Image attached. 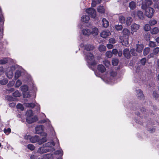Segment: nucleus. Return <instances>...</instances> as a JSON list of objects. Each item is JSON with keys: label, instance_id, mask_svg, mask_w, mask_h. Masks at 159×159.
<instances>
[{"label": "nucleus", "instance_id": "obj_1", "mask_svg": "<svg viewBox=\"0 0 159 159\" xmlns=\"http://www.w3.org/2000/svg\"><path fill=\"white\" fill-rule=\"evenodd\" d=\"M143 9L145 10V15L149 18H151L154 14L155 11L154 9L150 7Z\"/></svg>", "mask_w": 159, "mask_h": 159}, {"label": "nucleus", "instance_id": "obj_2", "mask_svg": "<svg viewBox=\"0 0 159 159\" xmlns=\"http://www.w3.org/2000/svg\"><path fill=\"white\" fill-rule=\"evenodd\" d=\"M87 61L88 63L92 65H94L96 64V62L93 61L94 57L93 55L90 53H88L86 55Z\"/></svg>", "mask_w": 159, "mask_h": 159}, {"label": "nucleus", "instance_id": "obj_3", "mask_svg": "<svg viewBox=\"0 0 159 159\" xmlns=\"http://www.w3.org/2000/svg\"><path fill=\"white\" fill-rule=\"evenodd\" d=\"M86 13L90 15L93 18H95L96 16V11L95 9L93 8H88L86 10Z\"/></svg>", "mask_w": 159, "mask_h": 159}, {"label": "nucleus", "instance_id": "obj_4", "mask_svg": "<svg viewBox=\"0 0 159 159\" xmlns=\"http://www.w3.org/2000/svg\"><path fill=\"white\" fill-rule=\"evenodd\" d=\"M152 4L151 0H145L142 2L141 7L142 9H145Z\"/></svg>", "mask_w": 159, "mask_h": 159}, {"label": "nucleus", "instance_id": "obj_5", "mask_svg": "<svg viewBox=\"0 0 159 159\" xmlns=\"http://www.w3.org/2000/svg\"><path fill=\"white\" fill-rule=\"evenodd\" d=\"M38 120V118L36 116H34L32 118L31 117H27L26 118V121L29 124H31Z\"/></svg>", "mask_w": 159, "mask_h": 159}, {"label": "nucleus", "instance_id": "obj_6", "mask_svg": "<svg viewBox=\"0 0 159 159\" xmlns=\"http://www.w3.org/2000/svg\"><path fill=\"white\" fill-rule=\"evenodd\" d=\"M50 150L49 148H46L43 146L42 147H41L38 148L37 152L39 153L42 154L49 152Z\"/></svg>", "mask_w": 159, "mask_h": 159}, {"label": "nucleus", "instance_id": "obj_7", "mask_svg": "<svg viewBox=\"0 0 159 159\" xmlns=\"http://www.w3.org/2000/svg\"><path fill=\"white\" fill-rule=\"evenodd\" d=\"M43 125H39L35 127V134H43Z\"/></svg>", "mask_w": 159, "mask_h": 159}, {"label": "nucleus", "instance_id": "obj_8", "mask_svg": "<svg viewBox=\"0 0 159 159\" xmlns=\"http://www.w3.org/2000/svg\"><path fill=\"white\" fill-rule=\"evenodd\" d=\"M136 15L140 19L143 18V13L141 11H138L137 12L134 11L132 13V16L134 17H135Z\"/></svg>", "mask_w": 159, "mask_h": 159}, {"label": "nucleus", "instance_id": "obj_9", "mask_svg": "<svg viewBox=\"0 0 159 159\" xmlns=\"http://www.w3.org/2000/svg\"><path fill=\"white\" fill-rule=\"evenodd\" d=\"M41 135L44 136L45 137H43L41 139H40L39 137V140L38 142V143L39 145H41L47 141V139L46 138L47 134L46 133H43V134H41Z\"/></svg>", "mask_w": 159, "mask_h": 159}, {"label": "nucleus", "instance_id": "obj_10", "mask_svg": "<svg viewBox=\"0 0 159 159\" xmlns=\"http://www.w3.org/2000/svg\"><path fill=\"white\" fill-rule=\"evenodd\" d=\"M111 34L108 30L103 31L100 34V35L103 38H106Z\"/></svg>", "mask_w": 159, "mask_h": 159}, {"label": "nucleus", "instance_id": "obj_11", "mask_svg": "<svg viewBox=\"0 0 159 159\" xmlns=\"http://www.w3.org/2000/svg\"><path fill=\"white\" fill-rule=\"evenodd\" d=\"M140 26L135 23L133 24L131 26V29L132 31L136 32L139 29Z\"/></svg>", "mask_w": 159, "mask_h": 159}, {"label": "nucleus", "instance_id": "obj_12", "mask_svg": "<svg viewBox=\"0 0 159 159\" xmlns=\"http://www.w3.org/2000/svg\"><path fill=\"white\" fill-rule=\"evenodd\" d=\"M159 52V48L157 47L154 49L153 52L150 53L148 56L149 57H154L155 55H156Z\"/></svg>", "mask_w": 159, "mask_h": 159}, {"label": "nucleus", "instance_id": "obj_13", "mask_svg": "<svg viewBox=\"0 0 159 159\" xmlns=\"http://www.w3.org/2000/svg\"><path fill=\"white\" fill-rule=\"evenodd\" d=\"M39 136L37 135H35L31 137V138H30V142L33 143H34L36 142L38 143L39 140Z\"/></svg>", "mask_w": 159, "mask_h": 159}, {"label": "nucleus", "instance_id": "obj_14", "mask_svg": "<svg viewBox=\"0 0 159 159\" xmlns=\"http://www.w3.org/2000/svg\"><path fill=\"white\" fill-rule=\"evenodd\" d=\"M55 145V143L54 141L52 142H48L43 144V146L45 147L46 148L51 147L52 146H54Z\"/></svg>", "mask_w": 159, "mask_h": 159}, {"label": "nucleus", "instance_id": "obj_15", "mask_svg": "<svg viewBox=\"0 0 159 159\" xmlns=\"http://www.w3.org/2000/svg\"><path fill=\"white\" fill-rule=\"evenodd\" d=\"M97 69L101 73L104 72L106 70V68L102 65H99L98 66Z\"/></svg>", "mask_w": 159, "mask_h": 159}, {"label": "nucleus", "instance_id": "obj_16", "mask_svg": "<svg viewBox=\"0 0 159 159\" xmlns=\"http://www.w3.org/2000/svg\"><path fill=\"white\" fill-rule=\"evenodd\" d=\"M123 52V54L126 57L128 58H130V54L128 49H124Z\"/></svg>", "mask_w": 159, "mask_h": 159}, {"label": "nucleus", "instance_id": "obj_17", "mask_svg": "<svg viewBox=\"0 0 159 159\" xmlns=\"http://www.w3.org/2000/svg\"><path fill=\"white\" fill-rule=\"evenodd\" d=\"M89 20V17L86 15H83L81 17V20L84 23H87Z\"/></svg>", "mask_w": 159, "mask_h": 159}, {"label": "nucleus", "instance_id": "obj_18", "mask_svg": "<svg viewBox=\"0 0 159 159\" xmlns=\"http://www.w3.org/2000/svg\"><path fill=\"white\" fill-rule=\"evenodd\" d=\"M143 48V44L136 45V51L139 52H141Z\"/></svg>", "mask_w": 159, "mask_h": 159}, {"label": "nucleus", "instance_id": "obj_19", "mask_svg": "<svg viewBox=\"0 0 159 159\" xmlns=\"http://www.w3.org/2000/svg\"><path fill=\"white\" fill-rule=\"evenodd\" d=\"M98 11L101 13H104L105 11V9L102 6H99L97 8Z\"/></svg>", "mask_w": 159, "mask_h": 159}, {"label": "nucleus", "instance_id": "obj_20", "mask_svg": "<svg viewBox=\"0 0 159 159\" xmlns=\"http://www.w3.org/2000/svg\"><path fill=\"white\" fill-rule=\"evenodd\" d=\"M94 48V47L93 45L88 44L85 45L84 47V49L87 51H90L93 50Z\"/></svg>", "mask_w": 159, "mask_h": 159}, {"label": "nucleus", "instance_id": "obj_21", "mask_svg": "<svg viewBox=\"0 0 159 159\" xmlns=\"http://www.w3.org/2000/svg\"><path fill=\"white\" fill-rule=\"evenodd\" d=\"M20 88L21 89V91L23 92V93H25L28 90V87L26 85L21 86Z\"/></svg>", "mask_w": 159, "mask_h": 159}, {"label": "nucleus", "instance_id": "obj_22", "mask_svg": "<svg viewBox=\"0 0 159 159\" xmlns=\"http://www.w3.org/2000/svg\"><path fill=\"white\" fill-rule=\"evenodd\" d=\"M103 26L105 28L107 27L109 25V22L105 19L103 18L102 20Z\"/></svg>", "mask_w": 159, "mask_h": 159}, {"label": "nucleus", "instance_id": "obj_23", "mask_svg": "<svg viewBox=\"0 0 159 159\" xmlns=\"http://www.w3.org/2000/svg\"><path fill=\"white\" fill-rule=\"evenodd\" d=\"M26 107L33 108L35 106V104L33 103H25Z\"/></svg>", "mask_w": 159, "mask_h": 159}, {"label": "nucleus", "instance_id": "obj_24", "mask_svg": "<svg viewBox=\"0 0 159 159\" xmlns=\"http://www.w3.org/2000/svg\"><path fill=\"white\" fill-rule=\"evenodd\" d=\"M137 96L140 98H142L143 97V95L142 92L140 90H138L136 91Z\"/></svg>", "mask_w": 159, "mask_h": 159}, {"label": "nucleus", "instance_id": "obj_25", "mask_svg": "<svg viewBox=\"0 0 159 159\" xmlns=\"http://www.w3.org/2000/svg\"><path fill=\"white\" fill-rule=\"evenodd\" d=\"M159 30L157 27H154L151 30V33L152 34H156L159 32Z\"/></svg>", "mask_w": 159, "mask_h": 159}, {"label": "nucleus", "instance_id": "obj_26", "mask_svg": "<svg viewBox=\"0 0 159 159\" xmlns=\"http://www.w3.org/2000/svg\"><path fill=\"white\" fill-rule=\"evenodd\" d=\"M133 21L132 19L130 17H128L127 18L126 23L127 26H129Z\"/></svg>", "mask_w": 159, "mask_h": 159}, {"label": "nucleus", "instance_id": "obj_27", "mask_svg": "<svg viewBox=\"0 0 159 159\" xmlns=\"http://www.w3.org/2000/svg\"><path fill=\"white\" fill-rule=\"evenodd\" d=\"M83 34L84 35H89L91 33L90 30L88 29H84L82 30Z\"/></svg>", "mask_w": 159, "mask_h": 159}, {"label": "nucleus", "instance_id": "obj_28", "mask_svg": "<svg viewBox=\"0 0 159 159\" xmlns=\"http://www.w3.org/2000/svg\"><path fill=\"white\" fill-rule=\"evenodd\" d=\"M129 7L131 9H134L136 7L135 3L133 1H132L129 3Z\"/></svg>", "mask_w": 159, "mask_h": 159}, {"label": "nucleus", "instance_id": "obj_29", "mask_svg": "<svg viewBox=\"0 0 159 159\" xmlns=\"http://www.w3.org/2000/svg\"><path fill=\"white\" fill-rule=\"evenodd\" d=\"M98 49L100 52L104 51L106 50V48L104 45H101L98 47Z\"/></svg>", "mask_w": 159, "mask_h": 159}, {"label": "nucleus", "instance_id": "obj_30", "mask_svg": "<svg viewBox=\"0 0 159 159\" xmlns=\"http://www.w3.org/2000/svg\"><path fill=\"white\" fill-rule=\"evenodd\" d=\"M27 117H31L33 115V111L32 110H29L27 111L26 112Z\"/></svg>", "mask_w": 159, "mask_h": 159}, {"label": "nucleus", "instance_id": "obj_31", "mask_svg": "<svg viewBox=\"0 0 159 159\" xmlns=\"http://www.w3.org/2000/svg\"><path fill=\"white\" fill-rule=\"evenodd\" d=\"M21 75V72L19 71H16L15 75V78L16 80L18 78H19Z\"/></svg>", "mask_w": 159, "mask_h": 159}, {"label": "nucleus", "instance_id": "obj_32", "mask_svg": "<svg viewBox=\"0 0 159 159\" xmlns=\"http://www.w3.org/2000/svg\"><path fill=\"white\" fill-rule=\"evenodd\" d=\"M13 96L15 97H18L21 96V94L18 90H16L13 93Z\"/></svg>", "mask_w": 159, "mask_h": 159}, {"label": "nucleus", "instance_id": "obj_33", "mask_svg": "<svg viewBox=\"0 0 159 159\" xmlns=\"http://www.w3.org/2000/svg\"><path fill=\"white\" fill-rule=\"evenodd\" d=\"M123 34L125 35H129L130 34L129 30L127 29H123Z\"/></svg>", "mask_w": 159, "mask_h": 159}, {"label": "nucleus", "instance_id": "obj_34", "mask_svg": "<svg viewBox=\"0 0 159 159\" xmlns=\"http://www.w3.org/2000/svg\"><path fill=\"white\" fill-rule=\"evenodd\" d=\"M119 20L121 23H125V18L123 16H120L119 17Z\"/></svg>", "mask_w": 159, "mask_h": 159}, {"label": "nucleus", "instance_id": "obj_35", "mask_svg": "<svg viewBox=\"0 0 159 159\" xmlns=\"http://www.w3.org/2000/svg\"><path fill=\"white\" fill-rule=\"evenodd\" d=\"M157 21L156 20L154 19L150 20L149 21V24L151 26H153L157 24Z\"/></svg>", "mask_w": 159, "mask_h": 159}, {"label": "nucleus", "instance_id": "obj_36", "mask_svg": "<svg viewBox=\"0 0 159 159\" xmlns=\"http://www.w3.org/2000/svg\"><path fill=\"white\" fill-rule=\"evenodd\" d=\"M27 148L31 151H33L35 149L34 146L32 144H29L27 145Z\"/></svg>", "mask_w": 159, "mask_h": 159}, {"label": "nucleus", "instance_id": "obj_37", "mask_svg": "<svg viewBox=\"0 0 159 159\" xmlns=\"http://www.w3.org/2000/svg\"><path fill=\"white\" fill-rule=\"evenodd\" d=\"M8 62V60L7 58H4L0 60V64H5Z\"/></svg>", "mask_w": 159, "mask_h": 159}, {"label": "nucleus", "instance_id": "obj_38", "mask_svg": "<svg viewBox=\"0 0 159 159\" xmlns=\"http://www.w3.org/2000/svg\"><path fill=\"white\" fill-rule=\"evenodd\" d=\"M45 157L46 159H53V154L51 153H49L45 154Z\"/></svg>", "mask_w": 159, "mask_h": 159}, {"label": "nucleus", "instance_id": "obj_39", "mask_svg": "<svg viewBox=\"0 0 159 159\" xmlns=\"http://www.w3.org/2000/svg\"><path fill=\"white\" fill-rule=\"evenodd\" d=\"M119 62L117 58H114L112 60V64L114 66H116L117 65Z\"/></svg>", "mask_w": 159, "mask_h": 159}, {"label": "nucleus", "instance_id": "obj_40", "mask_svg": "<svg viewBox=\"0 0 159 159\" xmlns=\"http://www.w3.org/2000/svg\"><path fill=\"white\" fill-rule=\"evenodd\" d=\"M150 49L149 48H145L143 50V55L144 56L147 55L149 52Z\"/></svg>", "mask_w": 159, "mask_h": 159}, {"label": "nucleus", "instance_id": "obj_41", "mask_svg": "<svg viewBox=\"0 0 159 159\" xmlns=\"http://www.w3.org/2000/svg\"><path fill=\"white\" fill-rule=\"evenodd\" d=\"M22 84L21 81L19 80H18L16 82L15 86V87L18 88Z\"/></svg>", "mask_w": 159, "mask_h": 159}, {"label": "nucleus", "instance_id": "obj_42", "mask_svg": "<svg viewBox=\"0 0 159 159\" xmlns=\"http://www.w3.org/2000/svg\"><path fill=\"white\" fill-rule=\"evenodd\" d=\"M16 107L17 109H20L21 111H23L24 109V107L23 105L20 103L17 104L16 106Z\"/></svg>", "mask_w": 159, "mask_h": 159}, {"label": "nucleus", "instance_id": "obj_43", "mask_svg": "<svg viewBox=\"0 0 159 159\" xmlns=\"http://www.w3.org/2000/svg\"><path fill=\"white\" fill-rule=\"evenodd\" d=\"M144 29L146 31H148L151 29V27L148 24H146L144 27Z\"/></svg>", "mask_w": 159, "mask_h": 159}, {"label": "nucleus", "instance_id": "obj_44", "mask_svg": "<svg viewBox=\"0 0 159 159\" xmlns=\"http://www.w3.org/2000/svg\"><path fill=\"white\" fill-rule=\"evenodd\" d=\"M98 30L96 28H93L92 29V33L95 35H97L98 34Z\"/></svg>", "mask_w": 159, "mask_h": 159}, {"label": "nucleus", "instance_id": "obj_45", "mask_svg": "<svg viewBox=\"0 0 159 159\" xmlns=\"http://www.w3.org/2000/svg\"><path fill=\"white\" fill-rule=\"evenodd\" d=\"M123 45L127 46L129 44L128 38L124 39L122 42Z\"/></svg>", "mask_w": 159, "mask_h": 159}, {"label": "nucleus", "instance_id": "obj_46", "mask_svg": "<svg viewBox=\"0 0 159 159\" xmlns=\"http://www.w3.org/2000/svg\"><path fill=\"white\" fill-rule=\"evenodd\" d=\"M3 131L6 134H8L11 132V129L10 128H8L7 129L5 128Z\"/></svg>", "mask_w": 159, "mask_h": 159}, {"label": "nucleus", "instance_id": "obj_47", "mask_svg": "<svg viewBox=\"0 0 159 159\" xmlns=\"http://www.w3.org/2000/svg\"><path fill=\"white\" fill-rule=\"evenodd\" d=\"M106 55L108 58H111L112 56V53L111 51H107L106 53Z\"/></svg>", "mask_w": 159, "mask_h": 159}, {"label": "nucleus", "instance_id": "obj_48", "mask_svg": "<svg viewBox=\"0 0 159 159\" xmlns=\"http://www.w3.org/2000/svg\"><path fill=\"white\" fill-rule=\"evenodd\" d=\"M115 28L117 30H120L122 29L123 27L121 25H116L115 26Z\"/></svg>", "mask_w": 159, "mask_h": 159}, {"label": "nucleus", "instance_id": "obj_49", "mask_svg": "<svg viewBox=\"0 0 159 159\" xmlns=\"http://www.w3.org/2000/svg\"><path fill=\"white\" fill-rule=\"evenodd\" d=\"M149 46L153 48L156 46V44L154 42L151 41L149 42Z\"/></svg>", "mask_w": 159, "mask_h": 159}, {"label": "nucleus", "instance_id": "obj_50", "mask_svg": "<svg viewBox=\"0 0 159 159\" xmlns=\"http://www.w3.org/2000/svg\"><path fill=\"white\" fill-rule=\"evenodd\" d=\"M55 153L56 154L63 155V151L62 149L57 150L55 152Z\"/></svg>", "mask_w": 159, "mask_h": 159}, {"label": "nucleus", "instance_id": "obj_51", "mask_svg": "<svg viewBox=\"0 0 159 159\" xmlns=\"http://www.w3.org/2000/svg\"><path fill=\"white\" fill-rule=\"evenodd\" d=\"M103 63L106 66H109L110 65V62L107 60L104 61Z\"/></svg>", "mask_w": 159, "mask_h": 159}, {"label": "nucleus", "instance_id": "obj_52", "mask_svg": "<svg viewBox=\"0 0 159 159\" xmlns=\"http://www.w3.org/2000/svg\"><path fill=\"white\" fill-rule=\"evenodd\" d=\"M13 75V74L12 72H10L7 73V77L10 78H12Z\"/></svg>", "mask_w": 159, "mask_h": 159}, {"label": "nucleus", "instance_id": "obj_53", "mask_svg": "<svg viewBox=\"0 0 159 159\" xmlns=\"http://www.w3.org/2000/svg\"><path fill=\"white\" fill-rule=\"evenodd\" d=\"M23 97L24 98H27L30 97V95L29 93L26 92L23 93Z\"/></svg>", "mask_w": 159, "mask_h": 159}, {"label": "nucleus", "instance_id": "obj_54", "mask_svg": "<svg viewBox=\"0 0 159 159\" xmlns=\"http://www.w3.org/2000/svg\"><path fill=\"white\" fill-rule=\"evenodd\" d=\"M159 96L158 94L156 92H153V97L155 99H157Z\"/></svg>", "mask_w": 159, "mask_h": 159}, {"label": "nucleus", "instance_id": "obj_55", "mask_svg": "<svg viewBox=\"0 0 159 159\" xmlns=\"http://www.w3.org/2000/svg\"><path fill=\"white\" fill-rule=\"evenodd\" d=\"M130 52L132 55L135 56H136L137 54L134 49H132L130 50Z\"/></svg>", "mask_w": 159, "mask_h": 159}, {"label": "nucleus", "instance_id": "obj_56", "mask_svg": "<svg viewBox=\"0 0 159 159\" xmlns=\"http://www.w3.org/2000/svg\"><path fill=\"white\" fill-rule=\"evenodd\" d=\"M116 75V73L114 71H111L110 73V75L112 77H114Z\"/></svg>", "mask_w": 159, "mask_h": 159}, {"label": "nucleus", "instance_id": "obj_57", "mask_svg": "<svg viewBox=\"0 0 159 159\" xmlns=\"http://www.w3.org/2000/svg\"><path fill=\"white\" fill-rule=\"evenodd\" d=\"M7 83V80H1L0 81V83L2 85H5Z\"/></svg>", "mask_w": 159, "mask_h": 159}, {"label": "nucleus", "instance_id": "obj_58", "mask_svg": "<svg viewBox=\"0 0 159 159\" xmlns=\"http://www.w3.org/2000/svg\"><path fill=\"white\" fill-rule=\"evenodd\" d=\"M109 42L111 43H116L115 39L114 38H111L109 39Z\"/></svg>", "mask_w": 159, "mask_h": 159}, {"label": "nucleus", "instance_id": "obj_59", "mask_svg": "<svg viewBox=\"0 0 159 159\" xmlns=\"http://www.w3.org/2000/svg\"><path fill=\"white\" fill-rule=\"evenodd\" d=\"M146 59L145 58H143L141 60L140 62H141V64L143 65H144L145 64L146 62Z\"/></svg>", "mask_w": 159, "mask_h": 159}, {"label": "nucleus", "instance_id": "obj_60", "mask_svg": "<svg viewBox=\"0 0 159 159\" xmlns=\"http://www.w3.org/2000/svg\"><path fill=\"white\" fill-rule=\"evenodd\" d=\"M31 138L30 135L29 134L26 135L24 136V139L25 140H28L29 139L30 141V138Z\"/></svg>", "mask_w": 159, "mask_h": 159}, {"label": "nucleus", "instance_id": "obj_61", "mask_svg": "<svg viewBox=\"0 0 159 159\" xmlns=\"http://www.w3.org/2000/svg\"><path fill=\"white\" fill-rule=\"evenodd\" d=\"M14 82L13 81H10L8 84V85L11 87L14 85Z\"/></svg>", "mask_w": 159, "mask_h": 159}, {"label": "nucleus", "instance_id": "obj_62", "mask_svg": "<svg viewBox=\"0 0 159 159\" xmlns=\"http://www.w3.org/2000/svg\"><path fill=\"white\" fill-rule=\"evenodd\" d=\"M112 54H116L118 53V51L116 49H113L112 50Z\"/></svg>", "mask_w": 159, "mask_h": 159}, {"label": "nucleus", "instance_id": "obj_63", "mask_svg": "<svg viewBox=\"0 0 159 159\" xmlns=\"http://www.w3.org/2000/svg\"><path fill=\"white\" fill-rule=\"evenodd\" d=\"M107 47L109 49H111L113 47V45L110 44H107Z\"/></svg>", "mask_w": 159, "mask_h": 159}, {"label": "nucleus", "instance_id": "obj_64", "mask_svg": "<svg viewBox=\"0 0 159 159\" xmlns=\"http://www.w3.org/2000/svg\"><path fill=\"white\" fill-rule=\"evenodd\" d=\"M154 7L155 8L159 9V3L157 2L155 3L154 5Z\"/></svg>", "mask_w": 159, "mask_h": 159}]
</instances>
